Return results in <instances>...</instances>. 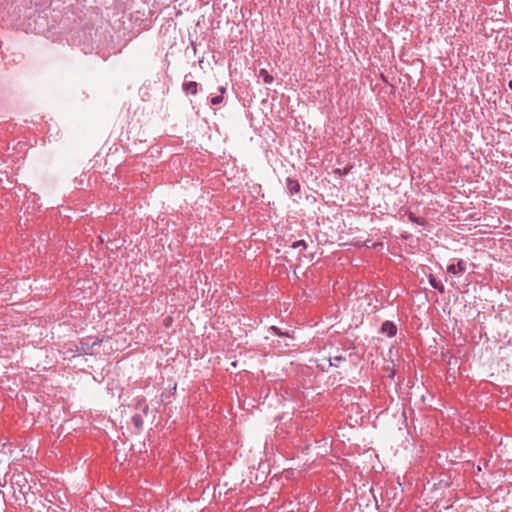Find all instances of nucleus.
Segmentation results:
<instances>
[{"label": "nucleus", "instance_id": "obj_1", "mask_svg": "<svg viewBox=\"0 0 512 512\" xmlns=\"http://www.w3.org/2000/svg\"><path fill=\"white\" fill-rule=\"evenodd\" d=\"M396 331V326L390 321L384 322L381 326V332L387 334L389 337L394 336Z\"/></svg>", "mask_w": 512, "mask_h": 512}, {"label": "nucleus", "instance_id": "obj_2", "mask_svg": "<svg viewBox=\"0 0 512 512\" xmlns=\"http://www.w3.org/2000/svg\"><path fill=\"white\" fill-rule=\"evenodd\" d=\"M447 271L452 274H458L465 271V264L460 260L457 264H451L447 267Z\"/></svg>", "mask_w": 512, "mask_h": 512}, {"label": "nucleus", "instance_id": "obj_3", "mask_svg": "<svg viewBox=\"0 0 512 512\" xmlns=\"http://www.w3.org/2000/svg\"><path fill=\"white\" fill-rule=\"evenodd\" d=\"M286 183H287V189L289 190V192L291 194H295L300 191V184L297 180L287 178Z\"/></svg>", "mask_w": 512, "mask_h": 512}, {"label": "nucleus", "instance_id": "obj_4", "mask_svg": "<svg viewBox=\"0 0 512 512\" xmlns=\"http://www.w3.org/2000/svg\"><path fill=\"white\" fill-rule=\"evenodd\" d=\"M259 76L263 78V81L266 84H270L273 81V77L268 73L266 69H261L259 71Z\"/></svg>", "mask_w": 512, "mask_h": 512}, {"label": "nucleus", "instance_id": "obj_5", "mask_svg": "<svg viewBox=\"0 0 512 512\" xmlns=\"http://www.w3.org/2000/svg\"><path fill=\"white\" fill-rule=\"evenodd\" d=\"M132 422L137 429H140L143 425V419L139 414H136L132 417Z\"/></svg>", "mask_w": 512, "mask_h": 512}, {"label": "nucleus", "instance_id": "obj_6", "mask_svg": "<svg viewBox=\"0 0 512 512\" xmlns=\"http://www.w3.org/2000/svg\"><path fill=\"white\" fill-rule=\"evenodd\" d=\"M345 360H346V359H345L344 357H342V356H335L334 358H331V359L329 360V362H330V366H336V367H338V366H339V363H340V362H343V361H345Z\"/></svg>", "mask_w": 512, "mask_h": 512}, {"label": "nucleus", "instance_id": "obj_7", "mask_svg": "<svg viewBox=\"0 0 512 512\" xmlns=\"http://www.w3.org/2000/svg\"><path fill=\"white\" fill-rule=\"evenodd\" d=\"M186 90L190 91L192 94L197 92V83L196 82H188L185 84Z\"/></svg>", "mask_w": 512, "mask_h": 512}, {"label": "nucleus", "instance_id": "obj_8", "mask_svg": "<svg viewBox=\"0 0 512 512\" xmlns=\"http://www.w3.org/2000/svg\"><path fill=\"white\" fill-rule=\"evenodd\" d=\"M223 100V97L222 96H215L211 99V104L212 105H218L222 102Z\"/></svg>", "mask_w": 512, "mask_h": 512}, {"label": "nucleus", "instance_id": "obj_9", "mask_svg": "<svg viewBox=\"0 0 512 512\" xmlns=\"http://www.w3.org/2000/svg\"><path fill=\"white\" fill-rule=\"evenodd\" d=\"M300 246H302L303 248H306V244H305V242L303 240L296 241L292 245L293 248H298Z\"/></svg>", "mask_w": 512, "mask_h": 512}, {"label": "nucleus", "instance_id": "obj_10", "mask_svg": "<svg viewBox=\"0 0 512 512\" xmlns=\"http://www.w3.org/2000/svg\"><path fill=\"white\" fill-rule=\"evenodd\" d=\"M37 512H60L55 507L48 506L46 510H38Z\"/></svg>", "mask_w": 512, "mask_h": 512}, {"label": "nucleus", "instance_id": "obj_11", "mask_svg": "<svg viewBox=\"0 0 512 512\" xmlns=\"http://www.w3.org/2000/svg\"><path fill=\"white\" fill-rule=\"evenodd\" d=\"M430 283L431 285L436 288V289H439L440 291H443V286H438V284L435 282L434 279H430Z\"/></svg>", "mask_w": 512, "mask_h": 512}, {"label": "nucleus", "instance_id": "obj_12", "mask_svg": "<svg viewBox=\"0 0 512 512\" xmlns=\"http://www.w3.org/2000/svg\"><path fill=\"white\" fill-rule=\"evenodd\" d=\"M409 218L411 221H415L417 223L423 224V222L416 219L412 213L409 214Z\"/></svg>", "mask_w": 512, "mask_h": 512}, {"label": "nucleus", "instance_id": "obj_13", "mask_svg": "<svg viewBox=\"0 0 512 512\" xmlns=\"http://www.w3.org/2000/svg\"><path fill=\"white\" fill-rule=\"evenodd\" d=\"M271 329L276 333V334H280L279 330L277 327L275 326H272Z\"/></svg>", "mask_w": 512, "mask_h": 512}, {"label": "nucleus", "instance_id": "obj_14", "mask_svg": "<svg viewBox=\"0 0 512 512\" xmlns=\"http://www.w3.org/2000/svg\"><path fill=\"white\" fill-rule=\"evenodd\" d=\"M220 91H221V93H224V92H225V88H223V87H222V88L220 89Z\"/></svg>", "mask_w": 512, "mask_h": 512}, {"label": "nucleus", "instance_id": "obj_15", "mask_svg": "<svg viewBox=\"0 0 512 512\" xmlns=\"http://www.w3.org/2000/svg\"><path fill=\"white\" fill-rule=\"evenodd\" d=\"M509 87L512 89V80L509 82Z\"/></svg>", "mask_w": 512, "mask_h": 512}]
</instances>
